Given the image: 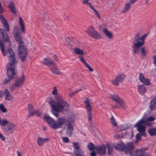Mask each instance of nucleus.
<instances>
[{
	"label": "nucleus",
	"instance_id": "1",
	"mask_svg": "<svg viewBox=\"0 0 156 156\" xmlns=\"http://www.w3.org/2000/svg\"><path fill=\"white\" fill-rule=\"evenodd\" d=\"M148 33L143 35L140 37L135 38L133 42V44L132 46L133 52L135 54H139L140 51V57L143 58L146 55V52L144 47H142L144 44L145 39L148 35Z\"/></svg>",
	"mask_w": 156,
	"mask_h": 156
},
{
	"label": "nucleus",
	"instance_id": "2",
	"mask_svg": "<svg viewBox=\"0 0 156 156\" xmlns=\"http://www.w3.org/2000/svg\"><path fill=\"white\" fill-rule=\"evenodd\" d=\"M0 19L1 22L3 24L5 29L2 28L0 29V37L1 39L4 42H8L9 44H11L10 39L7 32H9V26L6 19L2 15H0Z\"/></svg>",
	"mask_w": 156,
	"mask_h": 156
},
{
	"label": "nucleus",
	"instance_id": "3",
	"mask_svg": "<svg viewBox=\"0 0 156 156\" xmlns=\"http://www.w3.org/2000/svg\"><path fill=\"white\" fill-rule=\"evenodd\" d=\"M44 119L48 123L49 126L54 129L61 128L66 122L65 119L64 117H60L56 121L48 116H44Z\"/></svg>",
	"mask_w": 156,
	"mask_h": 156
},
{
	"label": "nucleus",
	"instance_id": "4",
	"mask_svg": "<svg viewBox=\"0 0 156 156\" xmlns=\"http://www.w3.org/2000/svg\"><path fill=\"white\" fill-rule=\"evenodd\" d=\"M52 109L56 111H61L62 110H66L68 108V104L63 99L60 98L56 103L53 99H51L49 103Z\"/></svg>",
	"mask_w": 156,
	"mask_h": 156
},
{
	"label": "nucleus",
	"instance_id": "5",
	"mask_svg": "<svg viewBox=\"0 0 156 156\" xmlns=\"http://www.w3.org/2000/svg\"><path fill=\"white\" fill-rule=\"evenodd\" d=\"M7 54H8V57L9 62L6 66V69H9L12 71H15V63L16 62V60L15 53L11 48H9L7 50Z\"/></svg>",
	"mask_w": 156,
	"mask_h": 156
},
{
	"label": "nucleus",
	"instance_id": "6",
	"mask_svg": "<svg viewBox=\"0 0 156 156\" xmlns=\"http://www.w3.org/2000/svg\"><path fill=\"white\" fill-rule=\"evenodd\" d=\"M23 44H19L18 49L19 58L23 62L25 61L26 58L27 57L28 54L27 52V48L23 45Z\"/></svg>",
	"mask_w": 156,
	"mask_h": 156
},
{
	"label": "nucleus",
	"instance_id": "7",
	"mask_svg": "<svg viewBox=\"0 0 156 156\" xmlns=\"http://www.w3.org/2000/svg\"><path fill=\"white\" fill-rule=\"evenodd\" d=\"M146 122L145 120L142 118L134 126L135 127H138L137 130L138 132L141 134L142 136H146V135L145 130L144 128V126L141 125L144 124Z\"/></svg>",
	"mask_w": 156,
	"mask_h": 156
},
{
	"label": "nucleus",
	"instance_id": "8",
	"mask_svg": "<svg viewBox=\"0 0 156 156\" xmlns=\"http://www.w3.org/2000/svg\"><path fill=\"white\" fill-rule=\"evenodd\" d=\"M7 74L8 78H5L3 81L4 84H6L10 82L11 80H13L16 77V73L15 71L9 69H6Z\"/></svg>",
	"mask_w": 156,
	"mask_h": 156
},
{
	"label": "nucleus",
	"instance_id": "9",
	"mask_svg": "<svg viewBox=\"0 0 156 156\" xmlns=\"http://www.w3.org/2000/svg\"><path fill=\"white\" fill-rule=\"evenodd\" d=\"M86 32L89 35L95 39H98L101 37L100 34L95 31L92 26H90L89 29Z\"/></svg>",
	"mask_w": 156,
	"mask_h": 156
},
{
	"label": "nucleus",
	"instance_id": "10",
	"mask_svg": "<svg viewBox=\"0 0 156 156\" xmlns=\"http://www.w3.org/2000/svg\"><path fill=\"white\" fill-rule=\"evenodd\" d=\"M90 100L89 98L87 97L86 98V99L84 101L86 108V110L89 117V121H91L92 120V114L91 111V107L90 104Z\"/></svg>",
	"mask_w": 156,
	"mask_h": 156
},
{
	"label": "nucleus",
	"instance_id": "11",
	"mask_svg": "<svg viewBox=\"0 0 156 156\" xmlns=\"http://www.w3.org/2000/svg\"><path fill=\"white\" fill-rule=\"evenodd\" d=\"M125 75L124 74H120L117 76L115 80L112 81L113 84L116 86L119 85V82H122L125 80Z\"/></svg>",
	"mask_w": 156,
	"mask_h": 156
},
{
	"label": "nucleus",
	"instance_id": "12",
	"mask_svg": "<svg viewBox=\"0 0 156 156\" xmlns=\"http://www.w3.org/2000/svg\"><path fill=\"white\" fill-rule=\"evenodd\" d=\"M16 130L15 125L11 122L7 125L3 129L4 132L10 134L12 133Z\"/></svg>",
	"mask_w": 156,
	"mask_h": 156
},
{
	"label": "nucleus",
	"instance_id": "13",
	"mask_svg": "<svg viewBox=\"0 0 156 156\" xmlns=\"http://www.w3.org/2000/svg\"><path fill=\"white\" fill-rule=\"evenodd\" d=\"M28 110L29 115H28V117H30L31 116H33L34 114H36L37 116H40L41 114L38 111H36L34 110L33 106L31 104H28Z\"/></svg>",
	"mask_w": 156,
	"mask_h": 156
},
{
	"label": "nucleus",
	"instance_id": "14",
	"mask_svg": "<svg viewBox=\"0 0 156 156\" xmlns=\"http://www.w3.org/2000/svg\"><path fill=\"white\" fill-rule=\"evenodd\" d=\"M111 98L112 100L117 103L119 104L123 108H125V104L123 101L117 95H112Z\"/></svg>",
	"mask_w": 156,
	"mask_h": 156
},
{
	"label": "nucleus",
	"instance_id": "15",
	"mask_svg": "<svg viewBox=\"0 0 156 156\" xmlns=\"http://www.w3.org/2000/svg\"><path fill=\"white\" fill-rule=\"evenodd\" d=\"M96 150L100 155H104L106 154V147L104 144L96 146Z\"/></svg>",
	"mask_w": 156,
	"mask_h": 156
},
{
	"label": "nucleus",
	"instance_id": "16",
	"mask_svg": "<svg viewBox=\"0 0 156 156\" xmlns=\"http://www.w3.org/2000/svg\"><path fill=\"white\" fill-rule=\"evenodd\" d=\"M73 144L74 148L73 152L75 155L84 152L80 148L78 143L74 142Z\"/></svg>",
	"mask_w": 156,
	"mask_h": 156
},
{
	"label": "nucleus",
	"instance_id": "17",
	"mask_svg": "<svg viewBox=\"0 0 156 156\" xmlns=\"http://www.w3.org/2000/svg\"><path fill=\"white\" fill-rule=\"evenodd\" d=\"M24 75L22 76L21 77H19L15 81V84L16 87H20L23 86V83L24 82Z\"/></svg>",
	"mask_w": 156,
	"mask_h": 156
},
{
	"label": "nucleus",
	"instance_id": "18",
	"mask_svg": "<svg viewBox=\"0 0 156 156\" xmlns=\"http://www.w3.org/2000/svg\"><path fill=\"white\" fill-rule=\"evenodd\" d=\"M49 140L48 138H43L41 137H39L37 139V143L40 146H43L45 143L48 142Z\"/></svg>",
	"mask_w": 156,
	"mask_h": 156
},
{
	"label": "nucleus",
	"instance_id": "19",
	"mask_svg": "<svg viewBox=\"0 0 156 156\" xmlns=\"http://www.w3.org/2000/svg\"><path fill=\"white\" fill-rule=\"evenodd\" d=\"M3 94L5 96V99L8 101H12L13 99L12 96L8 90L6 88Z\"/></svg>",
	"mask_w": 156,
	"mask_h": 156
},
{
	"label": "nucleus",
	"instance_id": "20",
	"mask_svg": "<svg viewBox=\"0 0 156 156\" xmlns=\"http://www.w3.org/2000/svg\"><path fill=\"white\" fill-rule=\"evenodd\" d=\"M43 62L45 65L48 66H53L55 65V63L53 60L49 58H46L44 59Z\"/></svg>",
	"mask_w": 156,
	"mask_h": 156
},
{
	"label": "nucleus",
	"instance_id": "21",
	"mask_svg": "<svg viewBox=\"0 0 156 156\" xmlns=\"http://www.w3.org/2000/svg\"><path fill=\"white\" fill-rule=\"evenodd\" d=\"M126 146L121 142L120 144H118L115 147V148L116 150H119L121 151H125Z\"/></svg>",
	"mask_w": 156,
	"mask_h": 156
},
{
	"label": "nucleus",
	"instance_id": "22",
	"mask_svg": "<svg viewBox=\"0 0 156 156\" xmlns=\"http://www.w3.org/2000/svg\"><path fill=\"white\" fill-rule=\"evenodd\" d=\"M68 125L66 129L67 131L66 132V134L69 137H71L72 135L73 131V128L72 126L69 125Z\"/></svg>",
	"mask_w": 156,
	"mask_h": 156
},
{
	"label": "nucleus",
	"instance_id": "23",
	"mask_svg": "<svg viewBox=\"0 0 156 156\" xmlns=\"http://www.w3.org/2000/svg\"><path fill=\"white\" fill-rule=\"evenodd\" d=\"M8 7L14 14L15 15L16 14V12L15 5L13 2L9 3L8 5Z\"/></svg>",
	"mask_w": 156,
	"mask_h": 156
},
{
	"label": "nucleus",
	"instance_id": "24",
	"mask_svg": "<svg viewBox=\"0 0 156 156\" xmlns=\"http://www.w3.org/2000/svg\"><path fill=\"white\" fill-rule=\"evenodd\" d=\"M50 69L52 73L56 75H59L61 74V72L56 67L55 65L50 68Z\"/></svg>",
	"mask_w": 156,
	"mask_h": 156
},
{
	"label": "nucleus",
	"instance_id": "25",
	"mask_svg": "<svg viewBox=\"0 0 156 156\" xmlns=\"http://www.w3.org/2000/svg\"><path fill=\"white\" fill-rule=\"evenodd\" d=\"M138 92L141 94L144 95L146 91V88L144 85H139L138 86Z\"/></svg>",
	"mask_w": 156,
	"mask_h": 156
},
{
	"label": "nucleus",
	"instance_id": "26",
	"mask_svg": "<svg viewBox=\"0 0 156 156\" xmlns=\"http://www.w3.org/2000/svg\"><path fill=\"white\" fill-rule=\"evenodd\" d=\"M14 37L16 41L19 43V44H23L22 37L20 35V34H16V35H14Z\"/></svg>",
	"mask_w": 156,
	"mask_h": 156
},
{
	"label": "nucleus",
	"instance_id": "27",
	"mask_svg": "<svg viewBox=\"0 0 156 156\" xmlns=\"http://www.w3.org/2000/svg\"><path fill=\"white\" fill-rule=\"evenodd\" d=\"M150 108L151 110L156 108V97L151 101L150 103Z\"/></svg>",
	"mask_w": 156,
	"mask_h": 156
},
{
	"label": "nucleus",
	"instance_id": "28",
	"mask_svg": "<svg viewBox=\"0 0 156 156\" xmlns=\"http://www.w3.org/2000/svg\"><path fill=\"white\" fill-rule=\"evenodd\" d=\"M134 146L133 143L130 142L129 143L127 144V146L125 148V151H131L134 149Z\"/></svg>",
	"mask_w": 156,
	"mask_h": 156
},
{
	"label": "nucleus",
	"instance_id": "29",
	"mask_svg": "<svg viewBox=\"0 0 156 156\" xmlns=\"http://www.w3.org/2000/svg\"><path fill=\"white\" fill-rule=\"evenodd\" d=\"M0 48L1 50L2 53L4 56L6 55V53L5 51V49L1 39L0 38Z\"/></svg>",
	"mask_w": 156,
	"mask_h": 156
},
{
	"label": "nucleus",
	"instance_id": "30",
	"mask_svg": "<svg viewBox=\"0 0 156 156\" xmlns=\"http://www.w3.org/2000/svg\"><path fill=\"white\" fill-rule=\"evenodd\" d=\"M19 22L20 25L21 26L22 31L23 33H25V27L23 24V22L22 19L21 17H20L19 19Z\"/></svg>",
	"mask_w": 156,
	"mask_h": 156
},
{
	"label": "nucleus",
	"instance_id": "31",
	"mask_svg": "<svg viewBox=\"0 0 156 156\" xmlns=\"http://www.w3.org/2000/svg\"><path fill=\"white\" fill-rule=\"evenodd\" d=\"M69 105L68 104V108H67V109L66 110H62L61 111H56L54 110V109H52V113L53 114V115H55L56 117H58V112H62L64 111L66 112L69 110Z\"/></svg>",
	"mask_w": 156,
	"mask_h": 156
},
{
	"label": "nucleus",
	"instance_id": "32",
	"mask_svg": "<svg viewBox=\"0 0 156 156\" xmlns=\"http://www.w3.org/2000/svg\"><path fill=\"white\" fill-rule=\"evenodd\" d=\"M130 2H128L126 4L124 7V9L121 11L122 13H125L130 10Z\"/></svg>",
	"mask_w": 156,
	"mask_h": 156
},
{
	"label": "nucleus",
	"instance_id": "33",
	"mask_svg": "<svg viewBox=\"0 0 156 156\" xmlns=\"http://www.w3.org/2000/svg\"><path fill=\"white\" fill-rule=\"evenodd\" d=\"M104 33L108 38H111L112 37V34L106 29H103Z\"/></svg>",
	"mask_w": 156,
	"mask_h": 156
},
{
	"label": "nucleus",
	"instance_id": "34",
	"mask_svg": "<svg viewBox=\"0 0 156 156\" xmlns=\"http://www.w3.org/2000/svg\"><path fill=\"white\" fill-rule=\"evenodd\" d=\"M148 132L151 136H154L156 135V128H151L149 129L148 130Z\"/></svg>",
	"mask_w": 156,
	"mask_h": 156
},
{
	"label": "nucleus",
	"instance_id": "35",
	"mask_svg": "<svg viewBox=\"0 0 156 156\" xmlns=\"http://www.w3.org/2000/svg\"><path fill=\"white\" fill-rule=\"evenodd\" d=\"M106 147L108 149V155H112L113 153V147L109 144H106Z\"/></svg>",
	"mask_w": 156,
	"mask_h": 156
},
{
	"label": "nucleus",
	"instance_id": "36",
	"mask_svg": "<svg viewBox=\"0 0 156 156\" xmlns=\"http://www.w3.org/2000/svg\"><path fill=\"white\" fill-rule=\"evenodd\" d=\"M87 147L90 151H93L96 149V147L94 144L92 143H89L87 146Z\"/></svg>",
	"mask_w": 156,
	"mask_h": 156
},
{
	"label": "nucleus",
	"instance_id": "37",
	"mask_svg": "<svg viewBox=\"0 0 156 156\" xmlns=\"http://www.w3.org/2000/svg\"><path fill=\"white\" fill-rule=\"evenodd\" d=\"M74 52L76 54L80 55H83L84 53L83 51L82 50L79 48H75L74 50Z\"/></svg>",
	"mask_w": 156,
	"mask_h": 156
},
{
	"label": "nucleus",
	"instance_id": "38",
	"mask_svg": "<svg viewBox=\"0 0 156 156\" xmlns=\"http://www.w3.org/2000/svg\"><path fill=\"white\" fill-rule=\"evenodd\" d=\"M0 110L3 113H5L7 111L6 108L2 104L0 105Z\"/></svg>",
	"mask_w": 156,
	"mask_h": 156
},
{
	"label": "nucleus",
	"instance_id": "39",
	"mask_svg": "<svg viewBox=\"0 0 156 156\" xmlns=\"http://www.w3.org/2000/svg\"><path fill=\"white\" fill-rule=\"evenodd\" d=\"M110 121L111 123L115 126H117V123L115 121L114 117L112 115L111 117L110 118Z\"/></svg>",
	"mask_w": 156,
	"mask_h": 156
},
{
	"label": "nucleus",
	"instance_id": "40",
	"mask_svg": "<svg viewBox=\"0 0 156 156\" xmlns=\"http://www.w3.org/2000/svg\"><path fill=\"white\" fill-rule=\"evenodd\" d=\"M126 134V133H125L120 134H116L114 136V138H116L117 139L122 138L123 137L125 136Z\"/></svg>",
	"mask_w": 156,
	"mask_h": 156
},
{
	"label": "nucleus",
	"instance_id": "41",
	"mask_svg": "<svg viewBox=\"0 0 156 156\" xmlns=\"http://www.w3.org/2000/svg\"><path fill=\"white\" fill-rule=\"evenodd\" d=\"M143 82H141L145 85H149L150 84V83L149 81V80L147 78H144L143 79Z\"/></svg>",
	"mask_w": 156,
	"mask_h": 156
},
{
	"label": "nucleus",
	"instance_id": "42",
	"mask_svg": "<svg viewBox=\"0 0 156 156\" xmlns=\"http://www.w3.org/2000/svg\"><path fill=\"white\" fill-rule=\"evenodd\" d=\"M89 1V0H86V1H83L82 3L83 4H87L89 5L90 7L92 9V8H93L94 7L92 5L91 3L88 2V1Z\"/></svg>",
	"mask_w": 156,
	"mask_h": 156
},
{
	"label": "nucleus",
	"instance_id": "43",
	"mask_svg": "<svg viewBox=\"0 0 156 156\" xmlns=\"http://www.w3.org/2000/svg\"><path fill=\"white\" fill-rule=\"evenodd\" d=\"M141 136H142V135L140 133H137L136 135V140L135 141V142L136 143H137L138 141H139V140H140L141 139Z\"/></svg>",
	"mask_w": 156,
	"mask_h": 156
},
{
	"label": "nucleus",
	"instance_id": "44",
	"mask_svg": "<svg viewBox=\"0 0 156 156\" xmlns=\"http://www.w3.org/2000/svg\"><path fill=\"white\" fill-rule=\"evenodd\" d=\"M10 123L6 119H4L2 120V126H5V125H8L9 123Z\"/></svg>",
	"mask_w": 156,
	"mask_h": 156
},
{
	"label": "nucleus",
	"instance_id": "45",
	"mask_svg": "<svg viewBox=\"0 0 156 156\" xmlns=\"http://www.w3.org/2000/svg\"><path fill=\"white\" fill-rule=\"evenodd\" d=\"M45 17H46V19L47 20H45L43 21V24L45 26L47 25H49L50 23L47 20H48V17L46 16Z\"/></svg>",
	"mask_w": 156,
	"mask_h": 156
},
{
	"label": "nucleus",
	"instance_id": "46",
	"mask_svg": "<svg viewBox=\"0 0 156 156\" xmlns=\"http://www.w3.org/2000/svg\"><path fill=\"white\" fill-rule=\"evenodd\" d=\"M145 77H144L143 74L141 73H140L139 79L140 81L141 82H143V79Z\"/></svg>",
	"mask_w": 156,
	"mask_h": 156
},
{
	"label": "nucleus",
	"instance_id": "47",
	"mask_svg": "<svg viewBox=\"0 0 156 156\" xmlns=\"http://www.w3.org/2000/svg\"><path fill=\"white\" fill-rule=\"evenodd\" d=\"M65 120H66V119H65ZM72 122H73L72 121L71 119H67V120L66 121V122H65V123L66 122V126H68V125H69V124H70L69 125H70V126H72L71 125V124H72Z\"/></svg>",
	"mask_w": 156,
	"mask_h": 156
},
{
	"label": "nucleus",
	"instance_id": "48",
	"mask_svg": "<svg viewBox=\"0 0 156 156\" xmlns=\"http://www.w3.org/2000/svg\"><path fill=\"white\" fill-rule=\"evenodd\" d=\"M16 87V85L15 83L13 85L10 86L9 87L11 91H13L15 89Z\"/></svg>",
	"mask_w": 156,
	"mask_h": 156
},
{
	"label": "nucleus",
	"instance_id": "49",
	"mask_svg": "<svg viewBox=\"0 0 156 156\" xmlns=\"http://www.w3.org/2000/svg\"><path fill=\"white\" fill-rule=\"evenodd\" d=\"M13 33L14 34V35H16V34H18L20 33L18 32V29L16 27H14L13 28Z\"/></svg>",
	"mask_w": 156,
	"mask_h": 156
},
{
	"label": "nucleus",
	"instance_id": "50",
	"mask_svg": "<svg viewBox=\"0 0 156 156\" xmlns=\"http://www.w3.org/2000/svg\"><path fill=\"white\" fill-rule=\"evenodd\" d=\"M136 156H151L148 153L144 152L141 154H138Z\"/></svg>",
	"mask_w": 156,
	"mask_h": 156
},
{
	"label": "nucleus",
	"instance_id": "51",
	"mask_svg": "<svg viewBox=\"0 0 156 156\" xmlns=\"http://www.w3.org/2000/svg\"><path fill=\"white\" fill-rule=\"evenodd\" d=\"M137 152V150H136V151H130L129 152L130 155L131 156H136L137 154L136 152Z\"/></svg>",
	"mask_w": 156,
	"mask_h": 156
},
{
	"label": "nucleus",
	"instance_id": "52",
	"mask_svg": "<svg viewBox=\"0 0 156 156\" xmlns=\"http://www.w3.org/2000/svg\"><path fill=\"white\" fill-rule=\"evenodd\" d=\"M54 90L53 91H52V94L53 95H57L58 93H57V91H58V90H57L56 89V87H54Z\"/></svg>",
	"mask_w": 156,
	"mask_h": 156
},
{
	"label": "nucleus",
	"instance_id": "53",
	"mask_svg": "<svg viewBox=\"0 0 156 156\" xmlns=\"http://www.w3.org/2000/svg\"><path fill=\"white\" fill-rule=\"evenodd\" d=\"M62 140L65 143H68L69 142V140L67 137H63Z\"/></svg>",
	"mask_w": 156,
	"mask_h": 156
},
{
	"label": "nucleus",
	"instance_id": "54",
	"mask_svg": "<svg viewBox=\"0 0 156 156\" xmlns=\"http://www.w3.org/2000/svg\"><path fill=\"white\" fill-rule=\"evenodd\" d=\"M92 9L94 11V12L95 13V14L97 15V16L99 18H100L101 17L100 16V15H99L98 11L96 9H95L94 8H92Z\"/></svg>",
	"mask_w": 156,
	"mask_h": 156
},
{
	"label": "nucleus",
	"instance_id": "55",
	"mask_svg": "<svg viewBox=\"0 0 156 156\" xmlns=\"http://www.w3.org/2000/svg\"><path fill=\"white\" fill-rule=\"evenodd\" d=\"M80 61L83 63L85 65V66L87 65V64L84 58H83L82 57H80Z\"/></svg>",
	"mask_w": 156,
	"mask_h": 156
},
{
	"label": "nucleus",
	"instance_id": "56",
	"mask_svg": "<svg viewBox=\"0 0 156 156\" xmlns=\"http://www.w3.org/2000/svg\"><path fill=\"white\" fill-rule=\"evenodd\" d=\"M85 66L87 67L90 72H92L93 71V69L91 67L89 66L88 64H87L85 65Z\"/></svg>",
	"mask_w": 156,
	"mask_h": 156
},
{
	"label": "nucleus",
	"instance_id": "57",
	"mask_svg": "<svg viewBox=\"0 0 156 156\" xmlns=\"http://www.w3.org/2000/svg\"><path fill=\"white\" fill-rule=\"evenodd\" d=\"M155 120V118L152 116H150L147 118V121H153Z\"/></svg>",
	"mask_w": 156,
	"mask_h": 156
},
{
	"label": "nucleus",
	"instance_id": "58",
	"mask_svg": "<svg viewBox=\"0 0 156 156\" xmlns=\"http://www.w3.org/2000/svg\"><path fill=\"white\" fill-rule=\"evenodd\" d=\"M92 151V152L90 153V156H96V153L94 151Z\"/></svg>",
	"mask_w": 156,
	"mask_h": 156
},
{
	"label": "nucleus",
	"instance_id": "59",
	"mask_svg": "<svg viewBox=\"0 0 156 156\" xmlns=\"http://www.w3.org/2000/svg\"><path fill=\"white\" fill-rule=\"evenodd\" d=\"M130 127V126H129L128 124H126L124 125V129L126 130L127 129L129 128Z\"/></svg>",
	"mask_w": 156,
	"mask_h": 156
},
{
	"label": "nucleus",
	"instance_id": "60",
	"mask_svg": "<svg viewBox=\"0 0 156 156\" xmlns=\"http://www.w3.org/2000/svg\"><path fill=\"white\" fill-rule=\"evenodd\" d=\"M153 63H154L155 66H156V55H154L153 56Z\"/></svg>",
	"mask_w": 156,
	"mask_h": 156
},
{
	"label": "nucleus",
	"instance_id": "61",
	"mask_svg": "<svg viewBox=\"0 0 156 156\" xmlns=\"http://www.w3.org/2000/svg\"><path fill=\"white\" fill-rule=\"evenodd\" d=\"M0 138L3 141H5V138L1 133H0Z\"/></svg>",
	"mask_w": 156,
	"mask_h": 156
},
{
	"label": "nucleus",
	"instance_id": "62",
	"mask_svg": "<svg viewBox=\"0 0 156 156\" xmlns=\"http://www.w3.org/2000/svg\"><path fill=\"white\" fill-rule=\"evenodd\" d=\"M84 152H83L80 154H78L76 155V156H86V155L84 154Z\"/></svg>",
	"mask_w": 156,
	"mask_h": 156
},
{
	"label": "nucleus",
	"instance_id": "63",
	"mask_svg": "<svg viewBox=\"0 0 156 156\" xmlns=\"http://www.w3.org/2000/svg\"><path fill=\"white\" fill-rule=\"evenodd\" d=\"M146 121V122H147V123L145 124V125L149 127H151L152 126V125L151 123L147 122Z\"/></svg>",
	"mask_w": 156,
	"mask_h": 156
},
{
	"label": "nucleus",
	"instance_id": "64",
	"mask_svg": "<svg viewBox=\"0 0 156 156\" xmlns=\"http://www.w3.org/2000/svg\"><path fill=\"white\" fill-rule=\"evenodd\" d=\"M66 41L67 42L68 44H69L70 42L71 41L69 37H68L66 39Z\"/></svg>",
	"mask_w": 156,
	"mask_h": 156
}]
</instances>
